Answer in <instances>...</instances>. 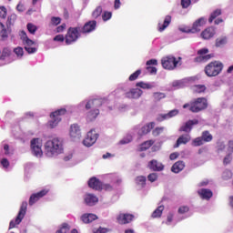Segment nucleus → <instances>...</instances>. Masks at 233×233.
I'll list each match as a JSON object with an SVG mask.
<instances>
[{
	"label": "nucleus",
	"mask_w": 233,
	"mask_h": 233,
	"mask_svg": "<svg viewBox=\"0 0 233 233\" xmlns=\"http://www.w3.org/2000/svg\"><path fill=\"white\" fill-rule=\"evenodd\" d=\"M101 14H103V7L101 5H98L92 12L91 15H92L93 19H97V17H101Z\"/></svg>",
	"instance_id": "72a5a7b5"
},
{
	"label": "nucleus",
	"mask_w": 233,
	"mask_h": 233,
	"mask_svg": "<svg viewBox=\"0 0 233 233\" xmlns=\"http://www.w3.org/2000/svg\"><path fill=\"white\" fill-rule=\"evenodd\" d=\"M153 97L155 101H161V99H165L167 97V95H165V93L156 92L153 94Z\"/></svg>",
	"instance_id": "37998d69"
},
{
	"label": "nucleus",
	"mask_w": 233,
	"mask_h": 233,
	"mask_svg": "<svg viewBox=\"0 0 233 233\" xmlns=\"http://www.w3.org/2000/svg\"><path fill=\"white\" fill-rule=\"evenodd\" d=\"M79 32H81V27H70L66 35V44L72 45L79 39Z\"/></svg>",
	"instance_id": "423d86ee"
},
{
	"label": "nucleus",
	"mask_w": 233,
	"mask_h": 233,
	"mask_svg": "<svg viewBox=\"0 0 233 233\" xmlns=\"http://www.w3.org/2000/svg\"><path fill=\"white\" fill-rule=\"evenodd\" d=\"M147 66H157V60L156 59H150L148 61H147L146 63Z\"/></svg>",
	"instance_id": "e2e57ef3"
},
{
	"label": "nucleus",
	"mask_w": 233,
	"mask_h": 233,
	"mask_svg": "<svg viewBox=\"0 0 233 233\" xmlns=\"http://www.w3.org/2000/svg\"><path fill=\"white\" fill-rule=\"evenodd\" d=\"M25 50L26 52H28L29 54H35V52H37V48L35 47H31V46H25Z\"/></svg>",
	"instance_id": "bf43d9fd"
},
{
	"label": "nucleus",
	"mask_w": 233,
	"mask_h": 233,
	"mask_svg": "<svg viewBox=\"0 0 233 233\" xmlns=\"http://www.w3.org/2000/svg\"><path fill=\"white\" fill-rule=\"evenodd\" d=\"M189 208L187 206H182L178 208V214H187L188 212Z\"/></svg>",
	"instance_id": "0e129e2a"
},
{
	"label": "nucleus",
	"mask_w": 233,
	"mask_h": 233,
	"mask_svg": "<svg viewBox=\"0 0 233 233\" xmlns=\"http://www.w3.org/2000/svg\"><path fill=\"white\" fill-rule=\"evenodd\" d=\"M102 19L103 21H110L112 19V12L105 11L102 14Z\"/></svg>",
	"instance_id": "603ef678"
},
{
	"label": "nucleus",
	"mask_w": 233,
	"mask_h": 233,
	"mask_svg": "<svg viewBox=\"0 0 233 233\" xmlns=\"http://www.w3.org/2000/svg\"><path fill=\"white\" fill-rule=\"evenodd\" d=\"M188 141H190V135L186 134V135L180 136L177 140L175 148H177L180 145H187Z\"/></svg>",
	"instance_id": "bb28decb"
},
{
	"label": "nucleus",
	"mask_w": 233,
	"mask_h": 233,
	"mask_svg": "<svg viewBox=\"0 0 233 233\" xmlns=\"http://www.w3.org/2000/svg\"><path fill=\"white\" fill-rule=\"evenodd\" d=\"M170 23H172V16L167 15L163 22H158V32H164Z\"/></svg>",
	"instance_id": "4be33fe9"
},
{
	"label": "nucleus",
	"mask_w": 233,
	"mask_h": 233,
	"mask_svg": "<svg viewBox=\"0 0 233 233\" xmlns=\"http://www.w3.org/2000/svg\"><path fill=\"white\" fill-rule=\"evenodd\" d=\"M219 15H221L220 9H217V10L213 11L208 19V23H213L214 19H216V17H219Z\"/></svg>",
	"instance_id": "79ce46f5"
},
{
	"label": "nucleus",
	"mask_w": 233,
	"mask_h": 233,
	"mask_svg": "<svg viewBox=\"0 0 233 233\" xmlns=\"http://www.w3.org/2000/svg\"><path fill=\"white\" fill-rule=\"evenodd\" d=\"M154 145V140H147L146 142H144L143 144L140 145V150L141 152L145 151V150H148V148L150 147H152Z\"/></svg>",
	"instance_id": "4c0bfd02"
},
{
	"label": "nucleus",
	"mask_w": 233,
	"mask_h": 233,
	"mask_svg": "<svg viewBox=\"0 0 233 233\" xmlns=\"http://www.w3.org/2000/svg\"><path fill=\"white\" fill-rule=\"evenodd\" d=\"M147 72H149V74H152V75H156V74H157V68H156V67H154V66H148L147 67Z\"/></svg>",
	"instance_id": "69168bd1"
},
{
	"label": "nucleus",
	"mask_w": 233,
	"mask_h": 233,
	"mask_svg": "<svg viewBox=\"0 0 233 233\" xmlns=\"http://www.w3.org/2000/svg\"><path fill=\"white\" fill-rule=\"evenodd\" d=\"M231 178H232V171L226 169L222 173V179H224L225 181H228V179H231Z\"/></svg>",
	"instance_id": "09e8293b"
},
{
	"label": "nucleus",
	"mask_w": 233,
	"mask_h": 233,
	"mask_svg": "<svg viewBox=\"0 0 233 233\" xmlns=\"http://www.w3.org/2000/svg\"><path fill=\"white\" fill-rule=\"evenodd\" d=\"M200 137H202L204 143H210L213 139L212 135L208 131H204Z\"/></svg>",
	"instance_id": "f704fd0d"
},
{
	"label": "nucleus",
	"mask_w": 233,
	"mask_h": 233,
	"mask_svg": "<svg viewBox=\"0 0 233 233\" xmlns=\"http://www.w3.org/2000/svg\"><path fill=\"white\" fill-rule=\"evenodd\" d=\"M98 135L96 130H91L87 133L86 138L83 141L85 147H92L96 141H97Z\"/></svg>",
	"instance_id": "9d476101"
},
{
	"label": "nucleus",
	"mask_w": 233,
	"mask_h": 233,
	"mask_svg": "<svg viewBox=\"0 0 233 233\" xmlns=\"http://www.w3.org/2000/svg\"><path fill=\"white\" fill-rule=\"evenodd\" d=\"M84 201L87 207H94L96 203H98L99 198L91 193H87L84 196Z\"/></svg>",
	"instance_id": "2eb2a0df"
},
{
	"label": "nucleus",
	"mask_w": 233,
	"mask_h": 233,
	"mask_svg": "<svg viewBox=\"0 0 233 233\" xmlns=\"http://www.w3.org/2000/svg\"><path fill=\"white\" fill-rule=\"evenodd\" d=\"M172 86L175 88H183V86H185V81H183V80L174 81Z\"/></svg>",
	"instance_id": "864d4df0"
},
{
	"label": "nucleus",
	"mask_w": 233,
	"mask_h": 233,
	"mask_svg": "<svg viewBox=\"0 0 233 233\" xmlns=\"http://www.w3.org/2000/svg\"><path fill=\"white\" fill-rule=\"evenodd\" d=\"M28 207V203L26 201L22 202V205L20 207V210L18 212V215L15 218L16 225H19L23 219L25 218V216L26 215V208Z\"/></svg>",
	"instance_id": "4468645a"
},
{
	"label": "nucleus",
	"mask_w": 233,
	"mask_h": 233,
	"mask_svg": "<svg viewBox=\"0 0 233 233\" xmlns=\"http://www.w3.org/2000/svg\"><path fill=\"white\" fill-rule=\"evenodd\" d=\"M174 219V214L172 212H169L167 214V222L166 224L167 225H170V223H172V220Z\"/></svg>",
	"instance_id": "338daca9"
},
{
	"label": "nucleus",
	"mask_w": 233,
	"mask_h": 233,
	"mask_svg": "<svg viewBox=\"0 0 233 233\" xmlns=\"http://www.w3.org/2000/svg\"><path fill=\"white\" fill-rule=\"evenodd\" d=\"M191 3H192L191 0H181V6L182 8H187L190 6Z\"/></svg>",
	"instance_id": "052dcab7"
},
{
	"label": "nucleus",
	"mask_w": 233,
	"mask_h": 233,
	"mask_svg": "<svg viewBox=\"0 0 233 233\" xmlns=\"http://www.w3.org/2000/svg\"><path fill=\"white\" fill-rule=\"evenodd\" d=\"M64 152L63 138L55 137L47 140L44 145V154L46 157H57Z\"/></svg>",
	"instance_id": "f257e3e1"
},
{
	"label": "nucleus",
	"mask_w": 233,
	"mask_h": 233,
	"mask_svg": "<svg viewBox=\"0 0 233 233\" xmlns=\"http://www.w3.org/2000/svg\"><path fill=\"white\" fill-rule=\"evenodd\" d=\"M155 127H156V123L150 122L142 127H139V126H137L134 128V130L138 136H145L148 134V132H150V130H152V128H154Z\"/></svg>",
	"instance_id": "9b49d317"
},
{
	"label": "nucleus",
	"mask_w": 233,
	"mask_h": 233,
	"mask_svg": "<svg viewBox=\"0 0 233 233\" xmlns=\"http://www.w3.org/2000/svg\"><path fill=\"white\" fill-rule=\"evenodd\" d=\"M198 194L202 199H206L207 201H208V199H210V198L213 196L212 190L205 188L199 189Z\"/></svg>",
	"instance_id": "a878e982"
},
{
	"label": "nucleus",
	"mask_w": 233,
	"mask_h": 233,
	"mask_svg": "<svg viewBox=\"0 0 233 233\" xmlns=\"http://www.w3.org/2000/svg\"><path fill=\"white\" fill-rule=\"evenodd\" d=\"M74 112V106H66V108H60L53 113H51L49 121L50 128H56L57 125L61 122V116L65 114H72Z\"/></svg>",
	"instance_id": "7ed1b4c3"
},
{
	"label": "nucleus",
	"mask_w": 233,
	"mask_h": 233,
	"mask_svg": "<svg viewBox=\"0 0 233 233\" xmlns=\"http://www.w3.org/2000/svg\"><path fill=\"white\" fill-rule=\"evenodd\" d=\"M141 76V69L137 70L135 73L129 76V81H136Z\"/></svg>",
	"instance_id": "3c124183"
},
{
	"label": "nucleus",
	"mask_w": 233,
	"mask_h": 233,
	"mask_svg": "<svg viewBox=\"0 0 233 233\" xmlns=\"http://www.w3.org/2000/svg\"><path fill=\"white\" fill-rule=\"evenodd\" d=\"M88 187L93 190H101V181L96 177H92L88 181Z\"/></svg>",
	"instance_id": "393cba45"
},
{
	"label": "nucleus",
	"mask_w": 233,
	"mask_h": 233,
	"mask_svg": "<svg viewBox=\"0 0 233 233\" xmlns=\"http://www.w3.org/2000/svg\"><path fill=\"white\" fill-rule=\"evenodd\" d=\"M108 232V229L105 228H99L97 230H96L94 233H106Z\"/></svg>",
	"instance_id": "774afa93"
},
{
	"label": "nucleus",
	"mask_w": 233,
	"mask_h": 233,
	"mask_svg": "<svg viewBox=\"0 0 233 233\" xmlns=\"http://www.w3.org/2000/svg\"><path fill=\"white\" fill-rule=\"evenodd\" d=\"M204 143H205V142L203 141L202 137H199L195 138V139L192 141V146H193V147H201V145H204Z\"/></svg>",
	"instance_id": "8fccbe9b"
},
{
	"label": "nucleus",
	"mask_w": 233,
	"mask_h": 233,
	"mask_svg": "<svg viewBox=\"0 0 233 233\" xmlns=\"http://www.w3.org/2000/svg\"><path fill=\"white\" fill-rule=\"evenodd\" d=\"M17 19V15L15 14H12L7 18V26H12L14 23H15V20Z\"/></svg>",
	"instance_id": "de8ad7c7"
},
{
	"label": "nucleus",
	"mask_w": 233,
	"mask_h": 233,
	"mask_svg": "<svg viewBox=\"0 0 233 233\" xmlns=\"http://www.w3.org/2000/svg\"><path fill=\"white\" fill-rule=\"evenodd\" d=\"M165 210V207L159 206L156 210L152 213V218H161L163 211Z\"/></svg>",
	"instance_id": "c9c22d12"
},
{
	"label": "nucleus",
	"mask_w": 233,
	"mask_h": 233,
	"mask_svg": "<svg viewBox=\"0 0 233 233\" xmlns=\"http://www.w3.org/2000/svg\"><path fill=\"white\" fill-rule=\"evenodd\" d=\"M96 25L97 22L96 20H91L86 23L83 28H80V32H82V34H90V32H94V30H96Z\"/></svg>",
	"instance_id": "f3484780"
},
{
	"label": "nucleus",
	"mask_w": 233,
	"mask_h": 233,
	"mask_svg": "<svg viewBox=\"0 0 233 233\" xmlns=\"http://www.w3.org/2000/svg\"><path fill=\"white\" fill-rule=\"evenodd\" d=\"M198 56L200 57L197 58V61H208L210 59L211 56L210 55H206L208 54V48H202L198 51ZM206 55V56H205Z\"/></svg>",
	"instance_id": "cd10ccee"
},
{
	"label": "nucleus",
	"mask_w": 233,
	"mask_h": 233,
	"mask_svg": "<svg viewBox=\"0 0 233 233\" xmlns=\"http://www.w3.org/2000/svg\"><path fill=\"white\" fill-rule=\"evenodd\" d=\"M12 50L10 48L5 47L2 52L0 51V66H5V65H10L12 63Z\"/></svg>",
	"instance_id": "6e6552de"
},
{
	"label": "nucleus",
	"mask_w": 233,
	"mask_h": 233,
	"mask_svg": "<svg viewBox=\"0 0 233 233\" xmlns=\"http://www.w3.org/2000/svg\"><path fill=\"white\" fill-rule=\"evenodd\" d=\"M161 63L163 68L166 70H174V68L177 66V63H179V61H177L176 57L169 56L162 58Z\"/></svg>",
	"instance_id": "1a4fd4ad"
},
{
	"label": "nucleus",
	"mask_w": 233,
	"mask_h": 233,
	"mask_svg": "<svg viewBox=\"0 0 233 233\" xmlns=\"http://www.w3.org/2000/svg\"><path fill=\"white\" fill-rule=\"evenodd\" d=\"M163 130H165V127H157L156 129L153 130V136L156 137L160 134H163Z\"/></svg>",
	"instance_id": "6e6d98bb"
},
{
	"label": "nucleus",
	"mask_w": 233,
	"mask_h": 233,
	"mask_svg": "<svg viewBox=\"0 0 233 233\" xmlns=\"http://www.w3.org/2000/svg\"><path fill=\"white\" fill-rule=\"evenodd\" d=\"M225 148H227V146L225 145V142L218 141L217 143V152H218V154H225Z\"/></svg>",
	"instance_id": "e433bc0d"
},
{
	"label": "nucleus",
	"mask_w": 233,
	"mask_h": 233,
	"mask_svg": "<svg viewBox=\"0 0 233 233\" xmlns=\"http://www.w3.org/2000/svg\"><path fill=\"white\" fill-rule=\"evenodd\" d=\"M116 219L120 225H127V223H130L132 219H134V215L120 213Z\"/></svg>",
	"instance_id": "a211bd4d"
},
{
	"label": "nucleus",
	"mask_w": 233,
	"mask_h": 233,
	"mask_svg": "<svg viewBox=\"0 0 233 233\" xmlns=\"http://www.w3.org/2000/svg\"><path fill=\"white\" fill-rule=\"evenodd\" d=\"M43 142L40 138H34L31 140V152L35 157H41L43 156Z\"/></svg>",
	"instance_id": "0eeeda50"
},
{
	"label": "nucleus",
	"mask_w": 233,
	"mask_h": 233,
	"mask_svg": "<svg viewBox=\"0 0 233 233\" xmlns=\"http://www.w3.org/2000/svg\"><path fill=\"white\" fill-rule=\"evenodd\" d=\"M23 43H24L25 46H32L35 45V42H34L33 40H31L28 37Z\"/></svg>",
	"instance_id": "680f3d73"
},
{
	"label": "nucleus",
	"mask_w": 233,
	"mask_h": 233,
	"mask_svg": "<svg viewBox=\"0 0 233 233\" xmlns=\"http://www.w3.org/2000/svg\"><path fill=\"white\" fill-rule=\"evenodd\" d=\"M70 230V225H68L67 223H63L59 229L56 230V233H66Z\"/></svg>",
	"instance_id": "a19ab883"
},
{
	"label": "nucleus",
	"mask_w": 233,
	"mask_h": 233,
	"mask_svg": "<svg viewBox=\"0 0 233 233\" xmlns=\"http://www.w3.org/2000/svg\"><path fill=\"white\" fill-rule=\"evenodd\" d=\"M208 106L207 98L199 97L190 104H185L183 108H189L190 112L198 113L201 112V110H205Z\"/></svg>",
	"instance_id": "20e7f679"
},
{
	"label": "nucleus",
	"mask_w": 233,
	"mask_h": 233,
	"mask_svg": "<svg viewBox=\"0 0 233 233\" xmlns=\"http://www.w3.org/2000/svg\"><path fill=\"white\" fill-rule=\"evenodd\" d=\"M147 179L148 181H150L151 183H154V181H157V174L156 173H151L147 176Z\"/></svg>",
	"instance_id": "4d7b16f0"
},
{
	"label": "nucleus",
	"mask_w": 233,
	"mask_h": 233,
	"mask_svg": "<svg viewBox=\"0 0 233 233\" xmlns=\"http://www.w3.org/2000/svg\"><path fill=\"white\" fill-rule=\"evenodd\" d=\"M136 86L138 88H143L144 90H150L151 88H154V84L138 82L136 84Z\"/></svg>",
	"instance_id": "2f4dec72"
},
{
	"label": "nucleus",
	"mask_w": 233,
	"mask_h": 233,
	"mask_svg": "<svg viewBox=\"0 0 233 233\" xmlns=\"http://www.w3.org/2000/svg\"><path fill=\"white\" fill-rule=\"evenodd\" d=\"M198 120H189L186 122L181 127L180 132H191L193 125H198Z\"/></svg>",
	"instance_id": "5701e85b"
},
{
	"label": "nucleus",
	"mask_w": 233,
	"mask_h": 233,
	"mask_svg": "<svg viewBox=\"0 0 233 233\" xmlns=\"http://www.w3.org/2000/svg\"><path fill=\"white\" fill-rule=\"evenodd\" d=\"M46 194H48V190L43 189L38 193H35V194L31 195V197L29 198L30 207H32V205L37 203V201H39V199H41V198H44V196H46Z\"/></svg>",
	"instance_id": "dca6fc26"
},
{
	"label": "nucleus",
	"mask_w": 233,
	"mask_h": 233,
	"mask_svg": "<svg viewBox=\"0 0 233 233\" xmlns=\"http://www.w3.org/2000/svg\"><path fill=\"white\" fill-rule=\"evenodd\" d=\"M227 43H228V37L222 35L216 39L215 46H217V48H223V46H225Z\"/></svg>",
	"instance_id": "7c9ffc66"
},
{
	"label": "nucleus",
	"mask_w": 233,
	"mask_h": 233,
	"mask_svg": "<svg viewBox=\"0 0 233 233\" xmlns=\"http://www.w3.org/2000/svg\"><path fill=\"white\" fill-rule=\"evenodd\" d=\"M232 153H233V141L229 140L228 143V147L226 154H228L224 158V165H228L232 161Z\"/></svg>",
	"instance_id": "6ab92c4d"
},
{
	"label": "nucleus",
	"mask_w": 233,
	"mask_h": 233,
	"mask_svg": "<svg viewBox=\"0 0 233 233\" xmlns=\"http://www.w3.org/2000/svg\"><path fill=\"white\" fill-rule=\"evenodd\" d=\"M148 168H150V170H153L154 172H161V170L165 168V166H163V164H161V162H158L157 160H151L148 163Z\"/></svg>",
	"instance_id": "412c9836"
},
{
	"label": "nucleus",
	"mask_w": 233,
	"mask_h": 233,
	"mask_svg": "<svg viewBox=\"0 0 233 233\" xmlns=\"http://www.w3.org/2000/svg\"><path fill=\"white\" fill-rule=\"evenodd\" d=\"M27 30H28L29 34H32L34 35L35 34V32H37V25H35L32 23H28Z\"/></svg>",
	"instance_id": "a18cd8bd"
},
{
	"label": "nucleus",
	"mask_w": 233,
	"mask_h": 233,
	"mask_svg": "<svg viewBox=\"0 0 233 233\" xmlns=\"http://www.w3.org/2000/svg\"><path fill=\"white\" fill-rule=\"evenodd\" d=\"M179 114L177 109H173L169 111L167 114L161 115L160 117L157 118L158 121H165V119H170V117H174Z\"/></svg>",
	"instance_id": "c85d7f7f"
},
{
	"label": "nucleus",
	"mask_w": 233,
	"mask_h": 233,
	"mask_svg": "<svg viewBox=\"0 0 233 233\" xmlns=\"http://www.w3.org/2000/svg\"><path fill=\"white\" fill-rule=\"evenodd\" d=\"M213 35H216L214 27H208L201 33L202 39H212Z\"/></svg>",
	"instance_id": "b1692460"
},
{
	"label": "nucleus",
	"mask_w": 233,
	"mask_h": 233,
	"mask_svg": "<svg viewBox=\"0 0 233 233\" xmlns=\"http://www.w3.org/2000/svg\"><path fill=\"white\" fill-rule=\"evenodd\" d=\"M183 168H185V162L177 161L172 166L171 171L174 172L175 174H179V172H181Z\"/></svg>",
	"instance_id": "c756f323"
},
{
	"label": "nucleus",
	"mask_w": 233,
	"mask_h": 233,
	"mask_svg": "<svg viewBox=\"0 0 233 233\" xmlns=\"http://www.w3.org/2000/svg\"><path fill=\"white\" fill-rule=\"evenodd\" d=\"M136 184L137 187H139V188H143L145 185H147V177L143 176L137 177L136 178Z\"/></svg>",
	"instance_id": "473e14b6"
},
{
	"label": "nucleus",
	"mask_w": 233,
	"mask_h": 233,
	"mask_svg": "<svg viewBox=\"0 0 233 233\" xmlns=\"http://www.w3.org/2000/svg\"><path fill=\"white\" fill-rule=\"evenodd\" d=\"M141 96H143V90L139 88H133L126 93V97H128L129 99H139Z\"/></svg>",
	"instance_id": "aec40b11"
},
{
	"label": "nucleus",
	"mask_w": 233,
	"mask_h": 233,
	"mask_svg": "<svg viewBox=\"0 0 233 233\" xmlns=\"http://www.w3.org/2000/svg\"><path fill=\"white\" fill-rule=\"evenodd\" d=\"M193 90L197 94H201L202 92H205V90H207V87L204 85H197L193 86Z\"/></svg>",
	"instance_id": "c03bdc74"
},
{
	"label": "nucleus",
	"mask_w": 233,
	"mask_h": 233,
	"mask_svg": "<svg viewBox=\"0 0 233 233\" xmlns=\"http://www.w3.org/2000/svg\"><path fill=\"white\" fill-rule=\"evenodd\" d=\"M221 70H223V63L214 61L206 66L205 74L208 77H216V76H219V74H221Z\"/></svg>",
	"instance_id": "39448f33"
},
{
	"label": "nucleus",
	"mask_w": 233,
	"mask_h": 233,
	"mask_svg": "<svg viewBox=\"0 0 233 233\" xmlns=\"http://www.w3.org/2000/svg\"><path fill=\"white\" fill-rule=\"evenodd\" d=\"M61 23V17L59 16H53L51 17V25H54V26H57Z\"/></svg>",
	"instance_id": "5fc2aeb1"
},
{
	"label": "nucleus",
	"mask_w": 233,
	"mask_h": 233,
	"mask_svg": "<svg viewBox=\"0 0 233 233\" xmlns=\"http://www.w3.org/2000/svg\"><path fill=\"white\" fill-rule=\"evenodd\" d=\"M69 134L73 141H76V139H81V127H79V125L77 124L71 125Z\"/></svg>",
	"instance_id": "f8f14e48"
},
{
	"label": "nucleus",
	"mask_w": 233,
	"mask_h": 233,
	"mask_svg": "<svg viewBox=\"0 0 233 233\" xmlns=\"http://www.w3.org/2000/svg\"><path fill=\"white\" fill-rule=\"evenodd\" d=\"M133 137L131 134H127L122 140H120V145H128L132 142Z\"/></svg>",
	"instance_id": "49530a36"
},
{
	"label": "nucleus",
	"mask_w": 233,
	"mask_h": 233,
	"mask_svg": "<svg viewBox=\"0 0 233 233\" xmlns=\"http://www.w3.org/2000/svg\"><path fill=\"white\" fill-rule=\"evenodd\" d=\"M8 37V31L5 28V25L0 23V39H6Z\"/></svg>",
	"instance_id": "ea45409f"
},
{
	"label": "nucleus",
	"mask_w": 233,
	"mask_h": 233,
	"mask_svg": "<svg viewBox=\"0 0 233 233\" xmlns=\"http://www.w3.org/2000/svg\"><path fill=\"white\" fill-rule=\"evenodd\" d=\"M207 24V18L200 17L197 21L194 22L193 26L191 27L192 34H198V32H201V26H205Z\"/></svg>",
	"instance_id": "ddd939ff"
},
{
	"label": "nucleus",
	"mask_w": 233,
	"mask_h": 233,
	"mask_svg": "<svg viewBox=\"0 0 233 233\" xmlns=\"http://www.w3.org/2000/svg\"><path fill=\"white\" fill-rule=\"evenodd\" d=\"M14 54H15L17 59H23V56H25V50L23 47L18 46L14 49Z\"/></svg>",
	"instance_id": "58836bf2"
},
{
	"label": "nucleus",
	"mask_w": 233,
	"mask_h": 233,
	"mask_svg": "<svg viewBox=\"0 0 233 233\" xmlns=\"http://www.w3.org/2000/svg\"><path fill=\"white\" fill-rule=\"evenodd\" d=\"M104 101L103 98H95L83 101L79 104V106H85L86 110H89L86 113L87 121H94L99 116V106L103 105Z\"/></svg>",
	"instance_id": "f03ea898"
},
{
	"label": "nucleus",
	"mask_w": 233,
	"mask_h": 233,
	"mask_svg": "<svg viewBox=\"0 0 233 233\" xmlns=\"http://www.w3.org/2000/svg\"><path fill=\"white\" fill-rule=\"evenodd\" d=\"M0 17L2 19H6V7L5 6L0 7Z\"/></svg>",
	"instance_id": "13d9d810"
}]
</instances>
